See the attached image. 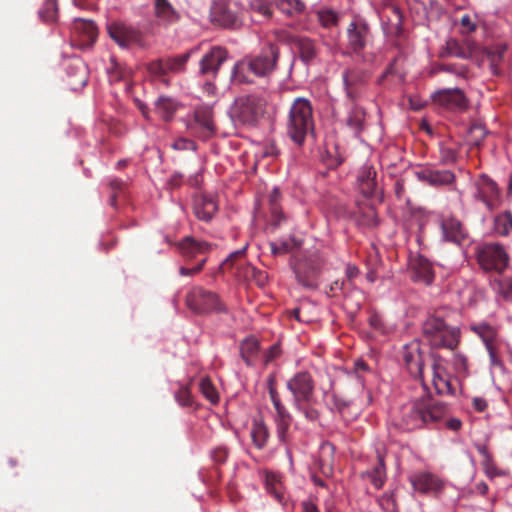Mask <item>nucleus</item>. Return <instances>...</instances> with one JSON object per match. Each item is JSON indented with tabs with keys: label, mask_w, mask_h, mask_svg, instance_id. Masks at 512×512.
<instances>
[{
	"label": "nucleus",
	"mask_w": 512,
	"mask_h": 512,
	"mask_svg": "<svg viewBox=\"0 0 512 512\" xmlns=\"http://www.w3.org/2000/svg\"><path fill=\"white\" fill-rule=\"evenodd\" d=\"M445 414L446 407L443 403L423 394L401 407L396 424L403 430H414L439 421Z\"/></svg>",
	"instance_id": "nucleus-1"
},
{
	"label": "nucleus",
	"mask_w": 512,
	"mask_h": 512,
	"mask_svg": "<svg viewBox=\"0 0 512 512\" xmlns=\"http://www.w3.org/2000/svg\"><path fill=\"white\" fill-rule=\"evenodd\" d=\"M423 338L434 348L453 350L459 343L460 331L448 325L440 312L430 315L422 327Z\"/></svg>",
	"instance_id": "nucleus-2"
},
{
	"label": "nucleus",
	"mask_w": 512,
	"mask_h": 512,
	"mask_svg": "<svg viewBox=\"0 0 512 512\" xmlns=\"http://www.w3.org/2000/svg\"><path fill=\"white\" fill-rule=\"evenodd\" d=\"M287 388L293 395L295 409L308 420H316L318 418V411L310 407L315 402L314 382L311 375L307 372L295 374L288 380Z\"/></svg>",
	"instance_id": "nucleus-3"
},
{
	"label": "nucleus",
	"mask_w": 512,
	"mask_h": 512,
	"mask_svg": "<svg viewBox=\"0 0 512 512\" xmlns=\"http://www.w3.org/2000/svg\"><path fill=\"white\" fill-rule=\"evenodd\" d=\"M313 130L312 106L308 99L294 100L288 117L287 133L294 143L302 145L308 133Z\"/></svg>",
	"instance_id": "nucleus-4"
},
{
	"label": "nucleus",
	"mask_w": 512,
	"mask_h": 512,
	"mask_svg": "<svg viewBox=\"0 0 512 512\" xmlns=\"http://www.w3.org/2000/svg\"><path fill=\"white\" fill-rule=\"evenodd\" d=\"M477 259L487 271L503 272L509 265V255L499 243H487L478 247Z\"/></svg>",
	"instance_id": "nucleus-5"
},
{
	"label": "nucleus",
	"mask_w": 512,
	"mask_h": 512,
	"mask_svg": "<svg viewBox=\"0 0 512 512\" xmlns=\"http://www.w3.org/2000/svg\"><path fill=\"white\" fill-rule=\"evenodd\" d=\"M107 31L110 38L121 48H130L141 43V32L137 28L122 21H112L108 23Z\"/></svg>",
	"instance_id": "nucleus-6"
},
{
	"label": "nucleus",
	"mask_w": 512,
	"mask_h": 512,
	"mask_svg": "<svg viewBox=\"0 0 512 512\" xmlns=\"http://www.w3.org/2000/svg\"><path fill=\"white\" fill-rule=\"evenodd\" d=\"M186 301L188 306L196 312H206L219 308L217 295L202 288L192 289Z\"/></svg>",
	"instance_id": "nucleus-7"
},
{
	"label": "nucleus",
	"mask_w": 512,
	"mask_h": 512,
	"mask_svg": "<svg viewBox=\"0 0 512 512\" xmlns=\"http://www.w3.org/2000/svg\"><path fill=\"white\" fill-rule=\"evenodd\" d=\"M439 226L444 241L460 244L467 237L466 229L461 222L453 216L442 215L439 218Z\"/></svg>",
	"instance_id": "nucleus-8"
},
{
	"label": "nucleus",
	"mask_w": 512,
	"mask_h": 512,
	"mask_svg": "<svg viewBox=\"0 0 512 512\" xmlns=\"http://www.w3.org/2000/svg\"><path fill=\"white\" fill-rule=\"evenodd\" d=\"M236 4L219 1L212 7V17L224 27L234 28L241 22V16L234 10Z\"/></svg>",
	"instance_id": "nucleus-9"
},
{
	"label": "nucleus",
	"mask_w": 512,
	"mask_h": 512,
	"mask_svg": "<svg viewBox=\"0 0 512 512\" xmlns=\"http://www.w3.org/2000/svg\"><path fill=\"white\" fill-rule=\"evenodd\" d=\"M278 52L275 46L270 45L259 56L251 60L247 67L258 76L270 73L276 63Z\"/></svg>",
	"instance_id": "nucleus-10"
},
{
	"label": "nucleus",
	"mask_w": 512,
	"mask_h": 512,
	"mask_svg": "<svg viewBox=\"0 0 512 512\" xmlns=\"http://www.w3.org/2000/svg\"><path fill=\"white\" fill-rule=\"evenodd\" d=\"M416 178L431 186H443L451 184L455 175L449 170H437L430 167H421L414 172Z\"/></svg>",
	"instance_id": "nucleus-11"
},
{
	"label": "nucleus",
	"mask_w": 512,
	"mask_h": 512,
	"mask_svg": "<svg viewBox=\"0 0 512 512\" xmlns=\"http://www.w3.org/2000/svg\"><path fill=\"white\" fill-rule=\"evenodd\" d=\"M432 98L436 104L447 109H463L466 106L465 97L458 88L439 90L433 94Z\"/></svg>",
	"instance_id": "nucleus-12"
},
{
	"label": "nucleus",
	"mask_w": 512,
	"mask_h": 512,
	"mask_svg": "<svg viewBox=\"0 0 512 512\" xmlns=\"http://www.w3.org/2000/svg\"><path fill=\"white\" fill-rule=\"evenodd\" d=\"M410 482L413 489L419 493L438 492L444 485L441 479L427 472H420L411 475Z\"/></svg>",
	"instance_id": "nucleus-13"
},
{
	"label": "nucleus",
	"mask_w": 512,
	"mask_h": 512,
	"mask_svg": "<svg viewBox=\"0 0 512 512\" xmlns=\"http://www.w3.org/2000/svg\"><path fill=\"white\" fill-rule=\"evenodd\" d=\"M227 59V52L221 47H213L200 61V73L215 76L221 64Z\"/></svg>",
	"instance_id": "nucleus-14"
},
{
	"label": "nucleus",
	"mask_w": 512,
	"mask_h": 512,
	"mask_svg": "<svg viewBox=\"0 0 512 512\" xmlns=\"http://www.w3.org/2000/svg\"><path fill=\"white\" fill-rule=\"evenodd\" d=\"M411 277L413 281L430 285L434 279V271L431 263L419 256L415 257L410 262Z\"/></svg>",
	"instance_id": "nucleus-15"
},
{
	"label": "nucleus",
	"mask_w": 512,
	"mask_h": 512,
	"mask_svg": "<svg viewBox=\"0 0 512 512\" xmlns=\"http://www.w3.org/2000/svg\"><path fill=\"white\" fill-rule=\"evenodd\" d=\"M498 187L494 181L482 176L477 183V198H479L488 209H493L498 200Z\"/></svg>",
	"instance_id": "nucleus-16"
},
{
	"label": "nucleus",
	"mask_w": 512,
	"mask_h": 512,
	"mask_svg": "<svg viewBox=\"0 0 512 512\" xmlns=\"http://www.w3.org/2000/svg\"><path fill=\"white\" fill-rule=\"evenodd\" d=\"M178 249L184 258L194 259L207 254L212 249V245L193 237H186L178 243Z\"/></svg>",
	"instance_id": "nucleus-17"
},
{
	"label": "nucleus",
	"mask_w": 512,
	"mask_h": 512,
	"mask_svg": "<svg viewBox=\"0 0 512 512\" xmlns=\"http://www.w3.org/2000/svg\"><path fill=\"white\" fill-rule=\"evenodd\" d=\"M432 383L438 394L449 395L454 392L451 379L441 361L432 366Z\"/></svg>",
	"instance_id": "nucleus-18"
},
{
	"label": "nucleus",
	"mask_w": 512,
	"mask_h": 512,
	"mask_svg": "<svg viewBox=\"0 0 512 512\" xmlns=\"http://www.w3.org/2000/svg\"><path fill=\"white\" fill-rule=\"evenodd\" d=\"M469 55L476 56L479 51H482L490 61L491 69L496 73V67L498 63L503 59V56L507 50L505 44H496L495 46L488 49H481L477 44L467 41Z\"/></svg>",
	"instance_id": "nucleus-19"
},
{
	"label": "nucleus",
	"mask_w": 512,
	"mask_h": 512,
	"mask_svg": "<svg viewBox=\"0 0 512 512\" xmlns=\"http://www.w3.org/2000/svg\"><path fill=\"white\" fill-rule=\"evenodd\" d=\"M403 360L410 373L422 374V358L419 343L417 341H413L405 345L403 350Z\"/></svg>",
	"instance_id": "nucleus-20"
},
{
	"label": "nucleus",
	"mask_w": 512,
	"mask_h": 512,
	"mask_svg": "<svg viewBox=\"0 0 512 512\" xmlns=\"http://www.w3.org/2000/svg\"><path fill=\"white\" fill-rule=\"evenodd\" d=\"M348 40L350 48L358 52L364 48L366 44V37L368 34V27L362 22H352L348 27Z\"/></svg>",
	"instance_id": "nucleus-21"
},
{
	"label": "nucleus",
	"mask_w": 512,
	"mask_h": 512,
	"mask_svg": "<svg viewBox=\"0 0 512 512\" xmlns=\"http://www.w3.org/2000/svg\"><path fill=\"white\" fill-rule=\"evenodd\" d=\"M376 171L368 164H365L359 170L357 180L362 193L365 196H371L376 190Z\"/></svg>",
	"instance_id": "nucleus-22"
},
{
	"label": "nucleus",
	"mask_w": 512,
	"mask_h": 512,
	"mask_svg": "<svg viewBox=\"0 0 512 512\" xmlns=\"http://www.w3.org/2000/svg\"><path fill=\"white\" fill-rule=\"evenodd\" d=\"M154 10L159 23L167 25L178 20V13L168 0H154Z\"/></svg>",
	"instance_id": "nucleus-23"
},
{
	"label": "nucleus",
	"mask_w": 512,
	"mask_h": 512,
	"mask_svg": "<svg viewBox=\"0 0 512 512\" xmlns=\"http://www.w3.org/2000/svg\"><path fill=\"white\" fill-rule=\"evenodd\" d=\"M194 211L198 219L208 221L216 213L217 204L211 197L201 196L195 201Z\"/></svg>",
	"instance_id": "nucleus-24"
},
{
	"label": "nucleus",
	"mask_w": 512,
	"mask_h": 512,
	"mask_svg": "<svg viewBox=\"0 0 512 512\" xmlns=\"http://www.w3.org/2000/svg\"><path fill=\"white\" fill-rule=\"evenodd\" d=\"M269 432L262 420H255L251 429V438L258 449H262L268 440Z\"/></svg>",
	"instance_id": "nucleus-25"
},
{
	"label": "nucleus",
	"mask_w": 512,
	"mask_h": 512,
	"mask_svg": "<svg viewBox=\"0 0 512 512\" xmlns=\"http://www.w3.org/2000/svg\"><path fill=\"white\" fill-rule=\"evenodd\" d=\"M250 10L255 15L254 21L267 20L272 15L271 6L268 0H250Z\"/></svg>",
	"instance_id": "nucleus-26"
},
{
	"label": "nucleus",
	"mask_w": 512,
	"mask_h": 512,
	"mask_svg": "<svg viewBox=\"0 0 512 512\" xmlns=\"http://www.w3.org/2000/svg\"><path fill=\"white\" fill-rule=\"evenodd\" d=\"M157 114L164 120H169L177 109V103L168 97H159L155 104Z\"/></svg>",
	"instance_id": "nucleus-27"
},
{
	"label": "nucleus",
	"mask_w": 512,
	"mask_h": 512,
	"mask_svg": "<svg viewBox=\"0 0 512 512\" xmlns=\"http://www.w3.org/2000/svg\"><path fill=\"white\" fill-rule=\"evenodd\" d=\"M471 330L475 332L484 342L485 346L493 345L496 338V329L486 323L471 325Z\"/></svg>",
	"instance_id": "nucleus-28"
},
{
	"label": "nucleus",
	"mask_w": 512,
	"mask_h": 512,
	"mask_svg": "<svg viewBox=\"0 0 512 512\" xmlns=\"http://www.w3.org/2000/svg\"><path fill=\"white\" fill-rule=\"evenodd\" d=\"M276 7L286 15H297L301 13L305 5L301 0H274Z\"/></svg>",
	"instance_id": "nucleus-29"
},
{
	"label": "nucleus",
	"mask_w": 512,
	"mask_h": 512,
	"mask_svg": "<svg viewBox=\"0 0 512 512\" xmlns=\"http://www.w3.org/2000/svg\"><path fill=\"white\" fill-rule=\"evenodd\" d=\"M241 355L247 364L251 365L259 351V342L255 338L245 339L240 347Z\"/></svg>",
	"instance_id": "nucleus-30"
},
{
	"label": "nucleus",
	"mask_w": 512,
	"mask_h": 512,
	"mask_svg": "<svg viewBox=\"0 0 512 512\" xmlns=\"http://www.w3.org/2000/svg\"><path fill=\"white\" fill-rule=\"evenodd\" d=\"M197 50V48H194L190 50L187 53H184L182 55L167 59L164 64H161V71H172V72H178L181 71L184 68L185 63L187 62L188 58L190 57L191 53Z\"/></svg>",
	"instance_id": "nucleus-31"
},
{
	"label": "nucleus",
	"mask_w": 512,
	"mask_h": 512,
	"mask_svg": "<svg viewBox=\"0 0 512 512\" xmlns=\"http://www.w3.org/2000/svg\"><path fill=\"white\" fill-rule=\"evenodd\" d=\"M494 228L499 235H508L512 231V214L509 211H505L496 216Z\"/></svg>",
	"instance_id": "nucleus-32"
},
{
	"label": "nucleus",
	"mask_w": 512,
	"mask_h": 512,
	"mask_svg": "<svg viewBox=\"0 0 512 512\" xmlns=\"http://www.w3.org/2000/svg\"><path fill=\"white\" fill-rule=\"evenodd\" d=\"M319 23L324 28H332L338 24L339 14L329 8H321L317 11Z\"/></svg>",
	"instance_id": "nucleus-33"
},
{
	"label": "nucleus",
	"mask_w": 512,
	"mask_h": 512,
	"mask_svg": "<svg viewBox=\"0 0 512 512\" xmlns=\"http://www.w3.org/2000/svg\"><path fill=\"white\" fill-rule=\"evenodd\" d=\"M274 422L276 425V433L279 441L286 443L288 440V431L292 422L291 415L274 417Z\"/></svg>",
	"instance_id": "nucleus-34"
},
{
	"label": "nucleus",
	"mask_w": 512,
	"mask_h": 512,
	"mask_svg": "<svg viewBox=\"0 0 512 512\" xmlns=\"http://www.w3.org/2000/svg\"><path fill=\"white\" fill-rule=\"evenodd\" d=\"M280 192L277 188H274L269 196V205L271 211L272 222L274 226L280 224L282 219V212L279 207Z\"/></svg>",
	"instance_id": "nucleus-35"
},
{
	"label": "nucleus",
	"mask_w": 512,
	"mask_h": 512,
	"mask_svg": "<svg viewBox=\"0 0 512 512\" xmlns=\"http://www.w3.org/2000/svg\"><path fill=\"white\" fill-rule=\"evenodd\" d=\"M196 122L203 129V135L209 136L213 133V122L211 117V112L209 110L196 111L195 113Z\"/></svg>",
	"instance_id": "nucleus-36"
},
{
	"label": "nucleus",
	"mask_w": 512,
	"mask_h": 512,
	"mask_svg": "<svg viewBox=\"0 0 512 512\" xmlns=\"http://www.w3.org/2000/svg\"><path fill=\"white\" fill-rule=\"evenodd\" d=\"M75 29L79 32H82L86 36L87 42H93L96 39L97 28L94 22L90 20H77Z\"/></svg>",
	"instance_id": "nucleus-37"
},
{
	"label": "nucleus",
	"mask_w": 512,
	"mask_h": 512,
	"mask_svg": "<svg viewBox=\"0 0 512 512\" xmlns=\"http://www.w3.org/2000/svg\"><path fill=\"white\" fill-rule=\"evenodd\" d=\"M493 290L499 295L503 296L506 300L512 301V279L505 278L495 280L492 283Z\"/></svg>",
	"instance_id": "nucleus-38"
},
{
	"label": "nucleus",
	"mask_w": 512,
	"mask_h": 512,
	"mask_svg": "<svg viewBox=\"0 0 512 512\" xmlns=\"http://www.w3.org/2000/svg\"><path fill=\"white\" fill-rule=\"evenodd\" d=\"M272 383H273V378H270L269 395H270V399H271L272 404L275 409L274 417H281V416L289 415L290 413L287 411L285 406L282 404L279 394L277 393L275 388L272 386Z\"/></svg>",
	"instance_id": "nucleus-39"
},
{
	"label": "nucleus",
	"mask_w": 512,
	"mask_h": 512,
	"mask_svg": "<svg viewBox=\"0 0 512 512\" xmlns=\"http://www.w3.org/2000/svg\"><path fill=\"white\" fill-rule=\"evenodd\" d=\"M266 487L268 492L273 494L279 501L283 499L281 492L280 476L276 473H268L266 476Z\"/></svg>",
	"instance_id": "nucleus-40"
},
{
	"label": "nucleus",
	"mask_w": 512,
	"mask_h": 512,
	"mask_svg": "<svg viewBox=\"0 0 512 512\" xmlns=\"http://www.w3.org/2000/svg\"><path fill=\"white\" fill-rule=\"evenodd\" d=\"M368 476L375 488L379 489L383 486L385 481V467L381 458H379L378 465L371 472H368Z\"/></svg>",
	"instance_id": "nucleus-41"
},
{
	"label": "nucleus",
	"mask_w": 512,
	"mask_h": 512,
	"mask_svg": "<svg viewBox=\"0 0 512 512\" xmlns=\"http://www.w3.org/2000/svg\"><path fill=\"white\" fill-rule=\"evenodd\" d=\"M299 244L294 238L281 240L279 243H271V251L273 255H281L290 252Z\"/></svg>",
	"instance_id": "nucleus-42"
},
{
	"label": "nucleus",
	"mask_w": 512,
	"mask_h": 512,
	"mask_svg": "<svg viewBox=\"0 0 512 512\" xmlns=\"http://www.w3.org/2000/svg\"><path fill=\"white\" fill-rule=\"evenodd\" d=\"M200 391L206 399L211 403H217L219 400L218 393L208 378H203L199 384Z\"/></svg>",
	"instance_id": "nucleus-43"
},
{
	"label": "nucleus",
	"mask_w": 512,
	"mask_h": 512,
	"mask_svg": "<svg viewBox=\"0 0 512 512\" xmlns=\"http://www.w3.org/2000/svg\"><path fill=\"white\" fill-rule=\"evenodd\" d=\"M299 49L301 58L305 62H310L316 56V48L314 43L309 39L299 41Z\"/></svg>",
	"instance_id": "nucleus-44"
},
{
	"label": "nucleus",
	"mask_w": 512,
	"mask_h": 512,
	"mask_svg": "<svg viewBox=\"0 0 512 512\" xmlns=\"http://www.w3.org/2000/svg\"><path fill=\"white\" fill-rule=\"evenodd\" d=\"M324 400L326 403L331 406L332 409H336L340 413H343L344 410L348 407L349 402L343 400L338 397L335 393H324Z\"/></svg>",
	"instance_id": "nucleus-45"
},
{
	"label": "nucleus",
	"mask_w": 512,
	"mask_h": 512,
	"mask_svg": "<svg viewBox=\"0 0 512 512\" xmlns=\"http://www.w3.org/2000/svg\"><path fill=\"white\" fill-rule=\"evenodd\" d=\"M460 24L462 34H470L474 32L477 28L476 22L468 14H465L461 17Z\"/></svg>",
	"instance_id": "nucleus-46"
},
{
	"label": "nucleus",
	"mask_w": 512,
	"mask_h": 512,
	"mask_svg": "<svg viewBox=\"0 0 512 512\" xmlns=\"http://www.w3.org/2000/svg\"><path fill=\"white\" fill-rule=\"evenodd\" d=\"M453 366L459 375L465 376L467 374V360L463 355H454Z\"/></svg>",
	"instance_id": "nucleus-47"
},
{
	"label": "nucleus",
	"mask_w": 512,
	"mask_h": 512,
	"mask_svg": "<svg viewBox=\"0 0 512 512\" xmlns=\"http://www.w3.org/2000/svg\"><path fill=\"white\" fill-rule=\"evenodd\" d=\"M172 147L176 150H186V149H194V143L188 139H178L174 141Z\"/></svg>",
	"instance_id": "nucleus-48"
},
{
	"label": "nucleus",
	"mask_w": 512,
	"mask_h": 512,
	"mask_svg": "<svg viewBox=\"0 0 512 512\" xmlns=\"http://www.w3.org/2000/svg\"><path fill=\"white\" fill-rule=\"evenodd\" d=\"M280 354V348L277 345H273L264 355V364H269L272 360L278 357Z\"/></svg>",
	"instance_id": "nucleus-49"
},
{
	"label": "nucleus",
	"mask_w": 512,
	"mask_h": 512,
	"mask_svg": "<svg viewBox=\"0 0 512 512\" xmlns=\"http://www.w3.org/2000/svg\"><path fill=\"white\" fill-rule=\"evenodd\" d=\"M206 263V258H202L200 260V262L193 268H185V267H181L180 268V274L183 275V276H187V275H192L194 273H197L199 272L202 267L204 266V264Z\"/></svg>",
	"instance_id": "nucleus-50"
},
{
	"label": "nucleus",
	"mask_w": 512,
	"mask_h": 512,
	"mask_svg": "<svg viewBox=\"0 0 512 512\" xmlns=\"http://www.w3.org/2000/svg\"><path fill=\"white\" fill-rule=\"evenodd\" d=\"M347 124L352 127L355 131H358L362 127V117L359 113L355 115V118L350 116L347 120Z\"/></svg>",
	"instance_id": "nucleus-51"
},
{
	"label": "nucleus",
	"mask_w": 512,
	"mask_h": 512,
	"mask_svg": "<svg viewBox=\"0 0 512 512\" xmlns=\"http://www.w3.org/2000/svg\"><path fill=\"white\" fill-rule=\"evenodd\" d=\"M486 349H487V351L489 353L491 365L492 366H499V367H501L502 364H501L500 360L498 359V357L496 355V351H495L494 345H488V346H486Z\"/></svg>",
	"instance_id": "nucleus-52"
},
{
	"label": "nucleus",
	"mask_w": 512,
	"mask_h": 512,
	"mask_svg": "<svg viewBox=\"0 0 512 512\" xmlns=\"http://www.w3.org/2000/svg\"><path fill=\"white\" fill-rule=\"evenodd\" d=\"M470 133H471V134H473V135H475V137H476L477 139H481V138H483V137H484V135H485V133H486V132H485L484 127H482L481 125H474V126H472V127H471V129H470ZM474 143H475V144H478V140H475V142H474Z\"/></svg>",
	"instance_id": "nucleus-53"
},
{
	"label": "nucleus",
	"mask_w": 512,
	"mask_h": 512,
	"mask_svg": "<svg viewBox=\"0 0 512 512\" xmlns=\"http://www.w3.org/2000/svg\"><path fill=\"white\" fill-rule=\"evenodd\" d=\"M302 510L303 512H319L316 504L310 500L302 502Z\"/></svg>",
	"instance_id": "nucleus-54"
},
{
	"label": "nucleus",
	"mask_w": 512,
	"mask_h": 512,
	"mask_svg": "<svg viewBox=\"0 0 512 512\" xmlns=\"http://www.w3.org/2000/svg\"><path fill=\"white\" fill-rule=\"evenodd\" d=\"M343 81H344L345 89L347 92V96L350 98H353V93L350 89V73L348 71H345L343 73Z\"/></svg>",
	"instance_id": "nucleus-55"
},
{
	"label": "nucleus",
	"mask_w": 512,
	"mask_h": 512,
	"mask_svg": "<svg viewBox=\"0 0 512 512\" xmlns=\"http://www.w3.org/2000/svg\"><path fill=\"white\" fill-rule=\"evenodd\" d=\"M246 65L244 63H237L235 66H234V69H233V72H232V77L234 80H237L239 82L243 81V79L239 76V71L240 70H243L244 67Z\"/></svg>",
	"instance_id": "nucleus-56"
},
{
	"label": "nucleus",
	"mask_w": 512,
	"mask_h": 512,
	"mask_svg": "<svg viewBox=\"0 0 512 512\" xmlns=\"http://www.w3.org/2000/svg\"><path fill=\"white\" fill-rule=\"evenodd\" d=\"M442 157L445 162H453L456 159V154L452 150H443Z\"/></svg>",
	"instance_id": "nucleus-57"
},
{
	"label": "nucleus",
	"mask_w": 512,
	"mask_h": 512,
	"mask_svg": "<svg viewBox=\"0 0 512 512\" xmlns=\"http://www.w3.org/2000/svg\"><path fill=\"white\" fill-rule=\"evenodd\" d=\"M359 274V270L356 266L354 265H348L346 267V275L349 279H353L354 277H356L357 275Z\"/></svg>",
	"instance_id": "nucleus-58"
},
{
	"label": "nucleus",
	"mask_w": 512,
	"mask_h": 512,
	"mask_svg": "<svg viewBox=\"0 0 512 512\" xmlns=\"http://www.w3.org/2000/svg\"><path fill=\"white\" fill-rule=\"evenodd\" d=\"M294 270H295V273H296V277L298 278L299 282L302 283L303 285L305 286H310L312 285L310 281H306L302 278L301 276V266L300 264L296 265L294 267Z\"/></svg>",
	"instance_id": "nucleus-59"
},
{
	"label": "nucleus",
	"mask_w": 512,
	"mask_h": 512,
	"mask_svg": "<svg viewBox=\"0 0 512 512\" xmlns=\"http://www.w3.org/2000/svg\"><path fill=\"white\" fill-rule=\"evenodd\" d=\"M473 404H474V407L476 408V410L478 411H484L487 404L485 402V400L481 399V398H475L473 400Z\"/></svg>",
	"instance_id": "nucleus-60"
},
{
	"label": "nucleus",
	"mask_w": 512,
	"mask_h": 512,
	"mask_svg": "<svg viewBox=\"0 0 512 512\" xmlns=\"http://www.w3.org/2000/svg\"><path fill=\"white\" fill-rule=\"evenodd\" d=\"M461 426V422L458 419H451L448 422V427L452 430H457Z\"/></svg>",
	"instance_id": "nucleus-61"
},
{
	"label": "nucleus",
	"mask_w": 512,
	"mask_h": 512,
	"mask_svg": "<svg viewBox=\"0 0 512 512\" xmlns=\"http://www.w3.org/2000/svg\"><path fill=\"white\" fill-rule=\"evenodd\" d=\"M204 90L207 92L208 95H214L216 87L212 83H206L204 86Z\"/></svg>",
	"instance_id": "nucleus-62"
},
{
	"label": "nucleus",
	"mask_w": 512,
	"mask_h": 512,
	"mask_svg": "<svg viewBox=\"0 0 512 512\" xmlns=\"http://www.w3.org/2000/svg\"><path fill=\"white\" fill-rule=\"evenodd\" d=\"M356 369L357 370H366L367 369V365L363 361H358L356 363Z\"/></svg>",
	"instance_id": "nucleus-63"
},
{
	"label": "nucleus",
	"mask_w": 512,
	"mask_h": 512,
	"mask_svg": "<svg viewBox=\"0 0 512 512\" xmlns=\"http://www.w3.org/2000/svg\"><path fill=\"white\" fill-rule=\"evenodd\" d=\"M293 314H294V316H295V318H296L297 320H299V321L301 320V319H300V316H299V310H298V309H295V310L293 311Z\"/></svg>",
	"instance_id": "nucleus-64"
}]
</instances>
